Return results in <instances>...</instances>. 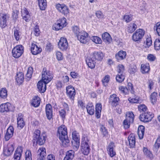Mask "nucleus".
Instances as JSON below:
<instances>
[{
	"label": "nucleus",
	"instance_id": "nucleus-1",
	"mask_svg": "<svg viewBox=\"0 0 160 160\" xmlns=\"http://www.w3.org/2000/svg\"><path fill=\"white\" fill-rule=\"evenodd\" d=\"M68 134L67 128L64 125L62 124L58 127L57 136L64 147H67L70 144V140Z\"/></svg>",
	"mask_w": 160,
	"mask_h": 160
},
{
	"label": "nucleus",
	"instance_id": "nucleus-2",
	"mask_svg": "<svg viewBox=\"0 0 160 160\" xmlns=\"http://www.w3.org/2000/svg\"><path fill=\"white\" fill-rule=\"evenodd\" d=\"M48 135L45 132H42L37 129L35 130L33 134L32 142L33 144L36 143L39 146L43 145L48 139Z\"/></svg>",
	"mask_w": 160,
	"mask_h": 160
},
{
	"label": "nucleus",
	"instance_id": "nucleus-3",
	"mask_svg": "<svg viewBox=\"0 0 160 160\" xmlns=\"http://www.w3.org/2000/svg\"><path fill=\"white\" fill-rule=\"evenodd\" d=\"M89 142V140L88 136L83 135L82 138L81 150L82 153L85 155H88L91 150L88 144Z\"/></svg>",
	"mask_w": 160,
	"mask_h": 160
},
{
	"label": "nucleus",
	"instance_id": "nucleus-4",
	"mask_svg": "<svg viewBox=\"0 0 160 160\" xmlns=\"http://www.w3.org/2000/svg\"><path fill=\"white\" fill-rule=\"evenodd\" d=\"M145 33V31L143 29H138L133 33L132 36V40L134 42H140L143 38Z\"/></svg>",
	"mask_w": 160,
	"mask_h": 160
},
{
	"label": "nucleus",
	"instance_id": "nucleus-5",
	"mask_svg": "<svg viewBox=\"0 0 160 160\" xmlns=\"http://www.w3.org/2000/svg\"><path fill=\"white\" fill-rule=\"evenodd\" d=\"M24 47L21 44L16 45L12 50V55L15 58L20 57L24 53Z\"/></svg>",
	"mask_w": 160,
	"mask_h": 160
},
{
	"label": "nucleus",
	"instance_id": "nucleus-6",
	"mask_svg": "<svg viewBox=\"0 0 160 160\" xmlns=\"http://www.w3.org/2000/svg\"><path fill=\"white\" fill-rule=\"evenodd\" d=\"M67 25V20L65 18L63 17L57 20L56 22L53 25L52 28L56 31H58L62 29Z\"/></svg>",
	"mask_w": 160,
	"mask_h": 160
},
{
	"label": "nucleus",
	"instance_id": "nucleus-7",
	"mask_svg": "<svg viewBox=\"0 0 160 160\" xmlns=\"http://www.w3.org/2000/svg\"><path fill=\"white\" fill-rule=\"evenodd\" d=\"M55 7L58 11L62 14L67 16L69 13V9L68 7L64 3H57Z\"/></svg>",
	"mask_w": 160,
	"mask_h": 160
},
{
	"label": "nucleus",
	"instance_id": "nucleus-8",
	"mask_svg": "<svg viewBox=\"0 0 160 160\" xmlns=\"http://www.w3.org/2000/svg\"><path fill=\"white\" fill-rule=\"evenodd\" d=\"M53 78L52 72L44 68L42 72V80L46 83H49Z\"/></svg>",
	"mask_w": 160,
	"mask_h": 160
},
{
	"label": "nucleus",
	"instance_id": "nucleus-9",
	"mask_svg": "<svg viewBox=\"0 0 160 160\" xmlns=\"http://www.w3.org/2000/svg\"><path fill=\"white\" fill-rule=\"evenodd\" d=\"M120 102V98L116 94L111 95L108 98L109 104L112 107L115 108L119 105Z\"/></svg>",
	"mask_w": 160,
	"mask_h": 160
},
{
	"label": "nucleus",
	"instance_id": "nucleus-10",
	"mask_svg": "<svg viewBox=\"0 0 160 160\" xmlns=\"http://www.w3.org/2000/svg\"><path fill=\"white\" fill-rule=\"evenodd\" d=\"M154 117L152 112L147 111L140 114L139 118L141 121L144 122H148L151 121Z\"/></svg>",
	"mask_w": 160,
	"mask_h": 160
},
{
	"label": "nucleus",
	"instance_id": "nucleus-11",
	"mask_svg": "<svg viewBox=\"0 0 160 160\" xmlns=\"http://www.w3.org/2000/svg\"><path fill=\"white\" fill-rule=\"evenodd\" d=\"M15 107L9 102L2 103L0 105V112H13L14 110Z\"/></svg>",
	"mask_w": 160,
	"mask_h": 160
},
{
	"label": "nucleus",
	"instance_id": "nucleus-12",
	"mask_svg": "<svg viewBox=\"0 0 160 160\" xmlns=\"http://www.w3.org/2000/svg\"><path fill=\"white\" fill-rule=\"evenodd\" d=\"M66 90L68 97L71 101H74L76 95L75 88L71 85H69L66 87Z\"/></svg>",
	"mask_w": 160,
	"mask_h": 160
},
{
	"label": "nucleus",
	"instance_id": "nucleus-13",
	"mask_svg": "<svg viewBox=\"0 0 160 160\" xmlns=\"http://www.w3.org/2000/svg\"><path fill=\"white\" fill-rule=\"evenodd\" d=\"M77 39L83 44H86L90 40L88 34L85 31H81V32L77 37Z\"/></svg>",
	"mask_w": 160,
	"mask_h": 160
},
{
	"label": "nucleus",
	"instance_id": "nucleus-14",
	"mask_svg": "<svg viewBox=\"0 0 160 160\" xmlns=\"http://www.w3.org/2000/svg\"><path fill=\"white\" fill-rule=\"evenodd\" d=\"M9 17V15L8 13H0V27L2 28H5L7 26V21Z\"/></svg>",
	"mask_w": 160,
	"mask_h": 160
},
{
	"label": "nucleus",
	"instance_id": "nucleus-15",
	"mask_svg": "<svg viewBox=\"0 0 160 160\" xmlns=\"http://www.w3.org/2000/svg\"><path fill=\"white\" fill-rule=\"evenodd\" d=\"M45 111L46 117L49 121L53 119V109L51 104H47L45 106Z\"/></svg>",
	"mask_w": 160,
	"mask_h": 160
},
{
	"label": "nucleus",
	"instance_id": "nucleus-16",
	"mask_svg": "<svg viewBox=\"0 0 160 160\" xmlns=\"http://www.w3.org/2000/svg\"><path fill=\"white\" fill-rule=\"evenodd\" d=\"M30 47L31 52L33 55H37L40 53L42 51L41 48L38 47L35 42H32Z\"/></svg>",
	"mask_w": 160,
	"mask_h": 160
},
{
	"label": "nucleus",
	"instance_id": "nucleus-17",
	"mask_svg": "<svg viewBox=\"0 0 160 160\" xmlns=\"http://www.w3.org/2000/svg\"><path fill=\"white\" fill-rule=\"evenodd\" d=\"M59 48L62 51L66 50L68 47V43L66 38L62 37L58 43Z\"/></svg>",
	"mask_w": 160,
	"mask_h": 160
},
{
	"label": "nucleus",
	"instance_id": "nucleus-18",
	"mask_svg": "<svg viewBox=\"0 0 160 160\" xmlns=\"http://www.w3.org/2000/svg\"><path fill=\"white\" fill-rule=\"evenodd\" d=\"M115 143L112 141L110 142L107 147V150L108 155L112 158L116 155V152L114 148L115 147Z\"/></svg>",
	"mask_w": 160,
	"mask_h": 160
},
{
	"label": "nucleus",
	"instance_id": "nucleus-19",
	"mask_svg": "<svg viewBox=\"0 0 160 160\" xmlns=\"http://www.w3.org/2000/svg\"><path fill=\"white\" fill-rule=\"evenodd\" d=\"M90 56L95 60L102 61L104 57V54L101 51H94L90 55Z\"/></svg>",
	"mask_w": 160,
	"mask_h": 160
},
{
	"label": "nucleus",
	"instance_id": "nucleus-20",
	"mask_svg": "<svg viewBox=\"0 0 160 160\" xmlns=\"http://www.w3.org/2000/svg\"><path fill=\"white\" fill-rule=\"evenodd\" d=\"M38 153L37 160H44L46 155V149L44 148L40 147L38 150Z\"/></svg>",
	"mask_w": 160,
	"mask_h": 160
},
{
	"label": "nucleus",
	"instance_id": "nucleus-21",
	"mask_svg": "<svg viewBox=\"0 0 160 160\" xmlns=\"http://www.w3.org/2000/svg\"><path fill=\"white\" fill-rule=\"evenodd\" d=\"M23 117V115L21 113H19L17 116V127L20 129L22 128L25 124Z\"/></svg>",
	"mask_w": 160,
	"mask_h": 160
},
{
	"label": "nucleus",
	"instance_id": "nucleus-22",
	"mask_svg": "<svg viewBox=\"0 0 160 160\" xmlns=\"http://www.w3.org/2000/svg\"><path fill=\"white\" fill-rule=\"evenodd\" d=\"M150 69V66L149 63L146 62L141 64L140 71L142 74H149Z\"/></svg>",
	"mask_w": 160,
	"mask_h": 160
},
{
	"label": "nucleus",
	"instance_id": "nucleus-23",
	"mask_svg": "<svg viewBox=\"0 0 160 160\" xmlns=\"http://www.w3.org/2000/svg\"><path fill=\"white\" fill-rule=\"evenodd\" d=\"M129 146L130 148H134L136 143V136L135 134L131 133L128 137Z\"/></svg>",
	"mask_w": 160,
	"mask_h": 160
},
{
	"label": "nucleus",
	"instance_id": "nucleus-24",
	"mask_svg": "<svg viewBox=\"0 0 160 160\" xmlns=\"http://www.w3.org/2000/svg\"><path fill=\"white\" fill-rule=\"evenodd\" d=\"M14 150V147L12 144H9L7 147L4 149L3 153L5 156H9L12 153Z\"/></svg>",
	"mask_w": 160,
	"mask_h": 160
},
{
	"label": "nucleus",
	"instance_id": "nucleus-25",
	"mask_svg": "<svg viewBox=\"0 0 160 160\" xmlns=\"http://www.w3.org/2000/svg\"><path fill=\"white\" fill-rule=\"evenodd\" d=\"M23 148L18 146L17 148L14 155V160H20L23 152Z\"/></svg>",
	"mask_w": 160,
	"mask_h": 160
},
{
	"label": "nucleus",
	"instance_id": "nucleus-26",
	"mask_svg": "<svg viewBox=\"0 0 160 160\" xmlns=\"http://www.w3.org/2000/svg\"><path fill=\"white\" fill-rule=\"evenodd\" d=\"M48 83H46L42 81H39L37 84V88L38 91L40 93L44 92L46 89V84Z\"/></svg>",
	"mask_w": 160,
	"mask_h": 160
},
{
	"label": "nucleus",
	"instance_id": "nucleus-27",
	"mask_svg": "<svg viewBox=\"0 0 160 160\" xmlns=\"http://www.w3.org/2000/svg\"><path fill=\"white\" fill-rule=\"evenodd\" d=\"M15 80L18 85H22L24 80V73L21 72H17Z\"/></svg>",
	"mask_w": 160,
	"mask_h": 160
},
{
	"label": "nucleus",
	"instance_id": "nucleus-28",
	"mask_svg": "<svg viewBox=\"0 0 160 160\" xmlns=\"http://www.w3.org/2000/svg\"><path fill=\"white\" fill-rule=\"evenodd\" d=\"M127 55L126 52L123 50L119 51L117 53L115 54V57L118 62L125 59Z\"/></svg>",
	"mask_w": 160,
	"mask_h": 160
},
{
	"label": "nucleus",
	"instance_id": "nucleus-29",
	"mask_svg": "<svg viewBox=\"0 0 160 160\" xmlns=\"http://www.w3.org/2000/svg\"><path fill=\"white\" fill-rule=\"evenodd\" d=\"M86 62L88 67L91 69H93L96 66V62L91 57L87 58L86 59Z\"/></svg>",
	"mask_w": 160,
	"mask_h": 160
},
{
	"label": "nucleus",
	"instance_id": "nucleus-30",
	"mask_svg": "<svg viewBox=\"0 0 160 160\" xmlns=\"http://www.w3.org/2000/svg\"><path fill=\"white\" fill-rule=\"evenodd\" d=\"M41 99L38 96H35L32 98L31 102V105L34 107H38L40 104Z\"/></svg>",
	"mask_w": 160,
	"mask_h": 160
},
{
	"label": "nucleus",
	"instance_id": "nucleus-31",
	"mask_svg": "<svg viewBox=\"0 0 160 160\" xmlns=\"http://www.w3.org/2000/svg\"><path fill=\"white\" fill-rule=\"evenodd\" d=\"M95 116L97 119L101 118L102 105L101 103H97L95 105Z\"/></svg>",
	"mask_w": 160,
	"mask_h": 160
},
{
	"label": "nucleus",
	"instance_id": "nucleus-32",
	"mask_svg": "<svg viewBox=\"0 0 160 160\" xmlns=\"http://www.w3.org/2000/svg\"><path fill=\"white\" fill-rule=\"evenodd\" d=\"M102 38L103 41L106 43L110 44L112 41V38L110 34L107 32L103 33Z\"/></svg>",
	"mask_w": 160,
	"mask_h": 160
},
{
	"label": "nucleus",
	"instance_id": "nucleus-33",
	"mask_svg": "<svg viewBox=\"0 0 160 160\" xmlns=\"http://www.w3.org/2000/svg\"><path fill=\"white\" fill-rule=\"evenodd\" d=\"M87 113L91 115H93L95 111L93 103L92 102H89L87 104L86 107Z\"/></svg>",
	"mask_w": 160,
	"mask_h": 160
},
{
	"label": "nucleus",
	"instance_id": "nucleus-34",
	"mask_svg": "<svg viewBox=\"0 0 160 160\" xmlns=\"http://www.w3.org/2000/svg\"><path fill=\"white\" fill-rule=\"evenodd\" d=\"M14 132V128L13 126H10L7 129L5 134V139L6 141L8 140L13 136Z\"/></svg>",
	"mask_w": 160,
	"mask_h": 160
},
{
	"label": "nucleus",
	"instance_id": "nucleus-35",
	"mask_svg": "<svg viewBox=\"0 0 160 160\" xmlns=\"http://www.w3.org/2000/svg\"><path fill=\"white\" fill-rule=\"evenodd\" d=\"M128 100L131 104H137L140 101V98L138 95L134 94L133 96L129 97Z\"/></svg>",
	"mask_w": 160,
	"mask_h": 160
},
{
	"label": "nucleus",
	"instance_id": "nucleus-36",
	"mask_svg": "<svg viewBox=\"0 0 160 160\" xmlns=\"http://www.w3.org/2000/svg\"><path fill=\"white\" fill-rule=\"evenodd\" d=\"M74 154L75 152L72 150L67 151L63 160H72L74 157Z\"/></svg>",
	"mask_w": 160,
	"mask_h": 160
},
{
	"label": "nucleus",
	"instance_id": "nucleus-37",
	"mask_svg": "<svg viewBox=\"0 0 160 160\" xmlns=\"http://www.w3.org/2000/svg\"><path fill=\"white\" fill-rule=\"evenodd\" d=\"M8 96V91L6 88H2L0 89V99L7 100Z\"/></svg>",
	"mask_w": 160,
	"mask_h": 160
},
{
	"label": "nucleus",
	"instance_id": "nucleus-38",
	"mask_svg": "<svg viewBox=\"0 0 160 160\" xmlns=\"http://www.w3.org/2000/svg\"><path fill=\"white\" fill-rule=\"evenodd\" d=\"M137 28V25L135 23L129 24L127 28V32L130 33L133 32Z\"/></svg>",
	"mask_w": 160,
	"mask_h": 160
},
{
	"label": "nucleus",
	"instance_id": "nucleus-39",
	"mask_svg": "<svg viewBox=\"0 0 160 160\" xmlns=\"http://www.w3.org/2000/svg\"><path fill=\"white\" fill-rule=\"evenodd\" d=\"M144 132L145 127L142 125L139 126L138 130V134L139 139H142L143 138Z\"/></svg>",
	"mask_w": 160,
	"mask_h": 160
},
{
	"label": "nucleus",
	"instance_id": "nucleus-40",
	"mask_svg": "<svg viewBox=\"0 0 160 160\" xmlns=\"http://www.w3.org/2000/svg\"><path fill=\"white\" fill-rule=\"evenodd\" d=\"M158 97V93L154 92L150 95L149 99L151 103L153 105L155 104L157 102Z\"/></svg>",
	"mask_w": 160,
	"mask_h": 160
},
{
	"label": "nucleus",
	"instance_id": "nucleus-41",
	"mask_svg": "<svg viewBox=\"0 0 160 160\" xmlns=\"http://www.w3.org/2000/svg\"><path fill=\"white\" fill-rule=\"evenodd\" d=\"M135 116L132 111H128L126 112L125 114V119L133 122Z\"/></svg>",
	"mask_w": 160,
	"mask_h": 160
},
{
	"label": "nucleus",
	"instance_id": "nucleus-42",
	"mask_svg": "<svg viewBox=\"0 0 160 160\" xmlns=\"http://www.w3.org/2000/svg\"><path fill=\"white\" fill-rule=\"evenodd\" d=\"M38 6L41 10H44L47 7L46 0H38Z\"/></svg>",
	"mask_w": 160,
	"mask_h": 160
},
{
	"label": "nucleus",
	"instance_id": "nucleus-43",
	"mask_svg": "<svg viewBox=\"0 0 160 160\" xmlns=\"http://www.w3.org/2000/svg\"><path fill=\"white\" fill-rule=\"evenodd\" d=\"M142 150L144 154L146 156L147 158L151 159L153 158V154L152 152L148 149L147 148L143 147Z\"/></svg>",
	"mask_w": 160,
	"mask_h": 160
},
{
	"label": "nucleus",
	"instance_id": "nucleus-44",
	"mask_svg": "<svg viewBox=\"0 0 160 160\" xmlns=\"http://www.w3.org/2000/svg\"><path fill=\"white\" fill-rule=\"evenodd\" d=\"M33 72V68L31 66L28 67L25 76V79L27 81H29L31 78Z\"/></svg>",
	"mask_w": 160,
	"mask_h": 160
},
{
	"label": "nucleus",
	"instance_id": "nucleus-45",
	"mask_svg": "<svg viewBox=\"0 0 160 160\" xmlns=\"http://www.w3.org/2000/svg\"><path fill=\"white\" fill-rule=\"evenodd\" d=\"M100 131L103 137H106L108 136V129L103 125H101Z\"/></svg>",
	"mask_w": 160,
	"mask_h": 160
},
{
	"label": "nucleus",
	"instance_id": "nucleus-46",
	"mask_svg": "<svg viewBox=\"0 0 160 160\" xmlns=\"http://www.w3.org/2000/svg\"><path fill=\"white\" fill-rule=\"evenodd\" d=\"M118 73L125 74L126 70L124 66L122 64H119L117 67Z\"/></svg>",
	"mask_w": 160,
	"mask_h": 160
},
{
	"label": "nucleus",
	"instance_id": "nucleus-47",
	"mask_svg": "<svg viewBox=\"0 0 160 160\" xmlns=\"http://www.w3.org/2000/svg\"><path fill=\"white\" fill-rule=\"evenodd\" d=\"M118 90L121 93L124 95L128 94L129 92L128 91V88L126 87L123 86H119Z\"/></svg>",
	"mask_w": 160,
	"mask_h": 160
},
{
	"label": "nucleus",
	"instance_id": "nucleus-48",
	"mask_svg": "<svg viewBox=\"0 0 160 160\" xmlns=\"http://www.w3.org/2000/svg\"><path fill=\"white\" fill-rule=\"evenodd\" d=\"M125 74L118 73L116 77V81L119 83H122L125 79Z\"/></svg>",
	"mask_w": 160,
	"mask_h": 160
},
{
	"label": "nucleus",
	"instance_id": "nucleus-49",
	"mask_svg": "<svg viewBox=\"0 0 160 160\" xmlns=\"http://www.w3.org/2000/svg\"><path fill=\"white\" fill-rule=\"evenodd\" d=\"M72 31L76 37L81 32L79 27L77 26H74L72 28Z\"/></svg>",
	"mask_w": 160,
	"mask_h": 160
},
{
	"label": "nucleus",
	"instance_id": "nucleus-50",
	"mask_svg": "<svg viewBox=\"0 0 160 160\" xmlns=\"http://www.w3.org/2000/svg\"><path fill=\"white\" fill-rule=\"evenodd\" d=\"M72 135L73 141H80V137L79 133L77 131H73Z\"/></svg>",
	"mask_w": 160,
	"mask_h": 160
},
{
	"label": "nucleus",
	"instance_id": "nucleus-51",
	"mask_svg": "<svg viewBox=\"0 0 160 160\" xmlns=\"http://www.w3.org/2000/svg\"><path fill=\"white\" fill-rule=\"evenodd\" d=\"M80 141H73L72 142V144L73 148L75 150L77 151L80 146Z\"/></svg>",
	"mask_w": 160,
	"mask_h": 160
},
{
	"label": "nucleus",
	"instance_id": "nucleus-52",
	"mask_svg": "<svg viewBox=\"0 0 160 160\" xmlns=\"http://www.w3.org/2000/svg\"><path fill=\"white\" fill-rule=\"evenodd\" d=\"M14 36L15 40L17 41H18L20 39L21 34L19 29L17 28L14 29Z\"/></svg>",
	"mask_w": 160,
	"mask_h": 160
},
{
	"label": "nucleus",
	"instance_id": "nucleus-53",
	"mask_svg": "<svg viewBox=\"0 0 160 160\" xmlns=\"http://www.w3.org/2000/svg\"><path fill=\"white\" fill-rule=\"evenodd\" d=\"M55 55L57 60L58 61L63 60L64 58L63 54L59 51H56Z\"/></svg>",
	"mask_w": 160,
	"mask_h": 160
},
{
	"label": "nucleus",
	"instance_id": "nucleus-54",
	"mask_svg": "<svg viewBox=\"0 0 160 160\" xmlns=\"http://www.w3.org/2000/svg\"><path fill=\"white\" fill-rule=\"evenodd\" d=\"M138 110L140 112H142L144 113L147 111L148 109L147 107L144 104H140L138 106Z\"/></svg>",
	"mask_w": 160,
	"mask_h": 160
},
{
	"label": "nucleus",
	"instance_id": "nucleus-55",
	"mask_svg": "<svg viewBox=\"0 0 160 160\" xmlns=\"http://www.w3.org/2000/svg\"><path fill=\"white\" fill-rule=\"evenodd\" d=\"M92 40L93 42L96 44H101L102 42V41L101 38L97 36H92Z\"/></svg>",
	"mask_w": 160,
	"mask_h": 160
},
{
	"label": "nucleus",
	"instance_id": "nucleus-56",
	"mask_svg": "<svg viewBox=\"0 0 160 160\" xmlns=\"http://www.w3.org/2000/svg\"><path fill=\"white\" fill-rule=\"evenodd\" d=\"M32 33L36 37L39 36L40 35V31L38 25H36L34 27Z\"/></svg>",
	"mask_w": 160,
	"mask_h": 160
},
{
	"label": "nucleus",
	"instance_id": "nucleus-57",
	"mask_svg": "<svg viewBox=\"0 0 160 160\" xmlns=\"http://www.w3.org/2000/svg\"><path fill=\"white\" fill-rule=\"evenodd\" d=\"M154 47L155 49L156 50H160V37L156 39L154 42Z\"/></svg>",
	"mask_w": 160,
	"mask_h": 160
},
{
	"label": "nucleus",
	"instance_id": "nucleus-58",
	"mask_svg": "<svg viewBox=\"0 0 160 160\" xmlns=\"http://www.w3.org/2000/svg\"><path fill=\"white\" fill-rule=\"evenodd\" d=\"M110 79V77L108 75H105L102 80V82L104 85H107Z\"/></svg>",
	"mask_w": 160,
	"mask_h": 160
},
{
	"label": "nucleus",
	"instance_id": "nucleus-59",
	"mask_svg": "<svg viewBox=\"0 0 160 160\" xmlns=\"http://www.w3.org/2000/svg\"><path fill=\"white\" fill-rule=\"evenodd\" d=\"M32 153L30 150H27L25 152V160H32Z\"/></svg>",
	"mask_w": 160,
	"mask_h": 160
},
{
	"label": "nucleus",
	"instance_id": "nucleus-60",
	"mask_svg": "<svg viewBox=\"0 0 160 160\" xmlns=\"http://www.w3.org/2000/svg\"><path fill=\"white\" fill-rule=\"evenodd\" d=\"M153 29L156 30L159 37H160V22H158L154 26Z\"/></svg>",
	"mask_w": 160,
	"mask_h": 160
},
{
	"label": "nucleus",
	"instance_id": "nucleus-61",
	"mask_svg": "<svg viewBox=\"0 0 160 160\" xmlns=\"http://www.w3.org/2000/svg\"><path fill=\"white\" fill-rule=\"evenodd\" d=\"M59 113L60 116L61 117L63 121L65 120L66 114V112L64 109H61L59 111Z\"/></svg>",
	"mask_w": 160,
	"mask_h": 160
},
{
	"label": "nucleus",
	"instance_id": "nucleus-62",
	"mask_svg": "<svg viewBox=\"0 0 160 160\" xmlns=\"http://www.w3.org/2000/svg\"><path fill=\"white\" fill-rule=\"evenodd\" d=\"M123 19L127 23L129 22L132 20V15L125 14L123 16Z\"/></svg>",
	"mask_w": 160,
	"mask_h": 160
},
{
	"label": "nucleus",
	"instance_id": "nucleus-63",
	"mask_svg": "<svg viewBox=\"0 0 160 160\" xmlns=\"http://www.w3.org/2000/svg\"><path fill=\"white\" fill-rule=\"evenodd\" d=\"M127 88L128 91H130L132 94H134L135 92L132 83L130 82H128Z\"/></svg>",
	"mask_w": 160,
	"mask_h": 160
},
{
	"label": "nucleus",
	"instance_id": "nucleus-64",
	"mask_svg": "<svg viewBox=\"0 0 160 160\" xmlns=\"http://www.w3.org/2000/svg\"><path fill=\"white\" fill-rule=\"evenodd\" d=\"M160 147V135L158 136L155 143L154 145V147L158 150Z\"/></svg>",
	"mask_w": 160,
	"mask_h": 160
}]
</instances>
